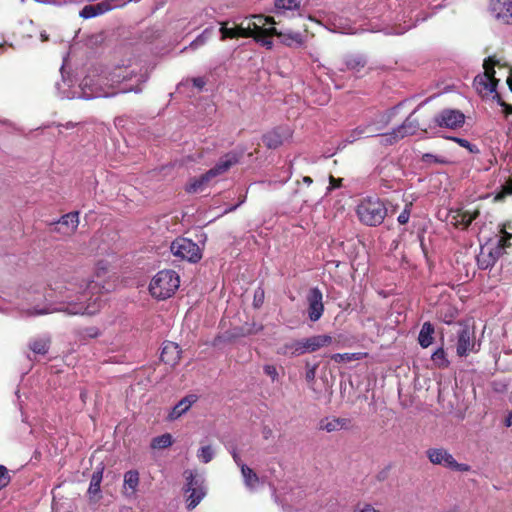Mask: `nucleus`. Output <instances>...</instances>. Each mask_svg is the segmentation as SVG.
Masks as SVG:
<instances>
[{"label": "nucleus", "instance_id": "nucleus-17", "mask_svg": "<svg viewBox=\"0 0 512 512\" xmlns=\"http://www.w3.org/2000/svg\"><path fill=\"white\" fill-rule=\"evenodd\" d=\"M116 1L117 0H106L95 5H85L80 11V16L82 18L88 19L104 14L105 12H108L117 6L114 4Z\"/></svg>", "mask_w": 512, "mask_h": 512}, {"label": "nucleus", "instance_id": "nucleus-19", "mask_svg": "<svg viewBox=\"0 0 512 512\" xmlns=\"http://www.w3.org/2000/svg\"><path fill=\"white\" fill-rule=\"evenodd\" d=\"M181 358V349L175 342L167 341L164 343L160 359L165 364L175 366Z\"/></svg>", "mask_w": 512, "mask_h": 512}, {"label": "nucleus", "instance_id": "nucleus-42", "mask_svg": "<svg viewBox=\"0 0 512 512\" xmlns=\"http://www.w3.org/2000/svg\"><path fill=\"white\" fill-rule=\"evenodd\" d=\"M318 368V364L311 365L309 362L306 363V374L305 379L307 382L312 383L316 377V371Z\"/></svg>", "mask_w": 512, "mask_h": 512}, {"label": "nucleus", "instance_id": "nucleus-21", "mask_svg": "<svg viewBox=\"0 0 512 512\" xmlns=\"http://www.w3.org/2000/svg\"><path fill=\"white\" fill-rule=\"evenodd\" d=\"M197 396L190 394L182 398L171 410L168 415L169 421H174L185 414L190 407L197 401Z\"/></svg>", "mask_w": 512, "mask_h": 512}, {"label": "nucleus", "instance_id": "nucleus-48", "mask_svg": "<svg viewBox=\"0 0 512 512\" xmlns=\"http://www.w3.org/2000/svg\"><path fill=\"white\" fill-rule=\"evenodd\" d=\"M191 81L193 83V86L196 87L198 90H202L207 83L204 77H195L192 78Z\"/></svg>", "mask_w": 512, "mask_h": 512}, {"label": "nucleus", "instance_id": "nucleus-25", "mask_svg": "<svg viewBox=\"0 0 512 512\" xmlns=\"http://www.w3.org/2000/svg\"><path fill=\"white\" fill-rule=\"evenodd\" d=\"M479 216V211L475 209L474 211L469 210H459L457 214L454 216L456 227L461 226L462 229H466L473 220H475Z\"/></svg>", "mask_w": 512, "mask_h": 512}, {"label": "nucleus", "instance_id": "nucleus-57", "mask_svg": "<svg viewBox=\"0 0 512 512\" xmlns=\"http://www.w3.org/2000/svg\"><path fill=\"white\" fill-rule=\"evenodd\" d=\"M7 48L14 49V46L12 44L0 43V55L4 54Z\"/></svg>", "mask_w": 512, "mask_h": 512}, {"label": "nucleus", "instance_id": "nucleus-2", "mask_svg": "<svg viewBox=\"0 0 512 512\" xmlns=\"http://www.w3.org/2000/svg\"><path fill=\"white\" fill-rule=\"evenodd\" d=\"M239 162V156L236 153L230 152L225 154L219 159L214 167L209 169L206 173L199 177H194L189 180L185 187L187 193L193 194L202 191L209 182L224 173H226L233 165Z\"/></svg>", "mask_w": 512, "mask_h": 512}, {"label": "nucleus", "instance_id": "nucleus-62", "mask_svg": "<svg viewBox=\"0 0 512 512\" xmlns=\"http://www.w3.org/2000/svg\"><path fill=\"white\" fill-rule=\"evenodd\" d=\"M302 180H303V182H304L305 184H307V185H310V184H312V182H313L312 178H311V177H309V176H304Z\"/></svg>", "mask_w": 512, "mask_h": 512}, {"label": "nucleus", "instance_id": "nucleus-11", "mask_svg": "<svg viewBox=\"0 0 512 512\" xmlns=\"http://www.w3.org/2000/svg\"><path fill=\"white\" fill-rule=\"evenodd\" d=\"M456 353L459 357H465L471 352H477L474 327L467 323H458L456 331Z\"/></svg>", "mask_w": 512, "mask_h": 512}, {"label": "nucleus", "instance_id": "nucleus-63", "mask_svg": "<svg viewBox=\"0 0 512 512\" xmlns=\"http://www.w3.org/2000/svg\"><path fill=\"white\" fill-rule=\"evenodd\" d=\"M507 85L510 91L512 92V74H510L509 77L507 78Z\"/></svg>", "mask_w": 512, "mask_h": 512}, {"label": "nucleus", "instance_id": "nucleus-30", "mask_svg": "<svg viewBox=\"0 0 512 512\" xmlns=\"http://www.w3.org/2000/svg\"><path fill=\"white\" fill-rule=\"evenodd\" d=\"M57 223L69 227L70 232L73 233L79 225V213L77 211L69 212L63 215Z\"/></svg>", "mask_w": 512, "mask_h": 512}, {"label": "nucleus", "instance_id": "nucleus-38", "mask_svg": "<svg viewBox=\"0 0 512 512\" xmlns=\"http://www.w3.org/2000/svg\"><path fill=\"white\" fill-rule=\"evenodd\" d=\"M421 161L425 164H448L449 161L442 156H437L431 153H425L421 157Z\"/></svg>", "mask_w": 512, "mask_h": 512}, {"label": "nucleus", "instance_id": "nucleus-37", "mask_svg": "<svg viewBox=\"0 0 512 512\" xmlns=\"http://www.w3.org/2000/svg\"><path fill=\"white\" fill-rule=\"evenodd\" d=\"M197 457L203 463H209L214 457V451L210 445L203 446L198 450Z\"/></svg>", "mask_w": 512, "mask_h": 512}, {"label": "nucleus", "instance_id": "nucleus-61", "mask_svg": "<svg viewBox=\"0 0 512 512\" xmlns=\"http://www.w3.org/2000/svg\"><path fill=\"white\" fill-rule=\"evenodd\" d=\"M49 313L48 310H35L33 312H30V315H43Z\"/></svg>", "mask_w": 512, "mask_h": 512}, {"label": "nucleus", "instance_id": "nucleus-41", "mask_svg": "<svg viewBox=\"0 0 512 512\" xmlns=\"http://www.w3.org/2000/svg\"><path fill=\"white\" fill-rule=\"evenodd\" d=\"M11 481L8 469L4 465H0V490L5 488Z\"/></svg>", "mask_w": 512, "mask_h": 512}, {"label": "nucleus", "instance_id": "nucleus-53", "mask_svg": "<svg viewBox=\"0 0 512 512\" xmlns=\"http://www.w3.org/2000/svg\"><path fill=\"white\" fill-rule=\"evenodd\" d=\"M342 185V179L341 178H334L332 175H330V188L335 189L339 188Z\"/></svg>", "mask_w": 512, "mask_h": 512}, {"label": "nucleus", "instance_id": "nucleus-9", "mask_svg": "<svg viewBox=\"0 0 512 512\" xmlns=\"http://www.w3.org/2000/svg\"><path fill=\"white\" fill-rule=\"evenodd\" d=\"M426 456L429 461L434 465H442L453 471L468 472L471 466L465 463H458L453 455L445 448H429L426 451Z\"/></svg>", "mask_w": 512, "mask_h": 512}, {"label": "nucleus", "instance_id": "nucleus-59", "mask_svg": "<svg viewBox=\"0 0 512 512\" xmlns=\"http://www.w3.org/2000/svg\"><path fill=\"white\" fill-rule=\"evenodd\" d=\"M503 108H504V112H505L506 115L512 114V105L511 104L505 103Z\"/></svg>", "mask_w": 512, "mask_h": 512}, {"label": "nucleus", "instance_id": "nucleus-32", "mask_svg": "<svg viewBox=\"0 0 512 512\" xmlns=\"http://www.w3.org/2000/svg\"><path fill=\"white\" fill-rule=\"evenodd\" d=\"M173 439L170 433H165L160 436L154 437L151 441V448L165 449L172 445Z\"/></svg>", "mask_w": 512, "mask_h": 512}, {"label": "nucleus", "instance_id": "nucleus-27", "mask_svg": "<svg viewBox=\"0 0 512 512\" xmlns=\"http://www.w3.org/2000/svg\"><path fill=\"white\" fill-rule=\"evenodd\" d=\"M50 343L49 337L35 338L30 341L29 348L36 354L45 355L49 351Z\"/></svg>", "mask_w": 512, "mask_h": 512}, {"label": "nucleus", "instance_id": "nucleus-51", "mask_svg": "<svg viewBox=\"0 0 512 512\" xmlns=\"http://www.w3.org/2000/svg\"><path fill=\"white\" fill-rule=\"evenodd\" d=\"M207 30H205L201 35H199L192 43H191V47H198L199 45H203L206 41V37L204 36L205 32Z\"/></svg>", "mask_w": 512, "mask_h": 512}, {"label": "nucleus", "instance_id": "nucleus-49", "mask_svg": "<svg viewBox=\"0 0 512 512\" xmlns=\"http://www.w3.org/2000/svg\"><path fill=\"white\" fill-rule=\"evenodd\" d=\"M84 335L89 338H97L100 335V331L97 327H88L84 330Z\"/></svg>", "mask_w": 512, "mask_h": 512}, {"label": "nucleus", "instance_id": "nucleus-29", "mask_svg": "<svg viewBox=\"0 0 512 512\" xmlns=\"http://www.w3.org/2000/svg\"><path fill=\"white\" fill-rule=\"evenodd\" d=\"M138 485H139L138 471L137 470L127 471L124 474V488L131 490V493L129 495H134L136 493Z\"/></svg>", "mask_w": 512, "mask_h": 512}, {"label": "nucleus", "instance_id": "nucleus-4", "mask_svg": "<svg viewBox=\"0 0 512 512\" xmlns=\"http://www.w3.org/2000/svg\"><path fill=\"white\" fill-rule=\"evenodd\" d=\"M180 285L179 275L171 269L159 271L150 281L149 292L158 300H166L173 296Z\"/></svg>", "mask_w": 512, "mask_h": 512}, {"label": "nucleus", "instance_id": "nucleus-35", "mask_svg": "<svg viewBox=\"0 0 512 512\" xmlns=\"http://www.w3.org/2000/svg\"><path fill=\"white\" fill-rule=\"evenodd\" d=\"M368 126H359L353 129L347 136L346 141L349 143H353L367 135Z\"/></svg>", "mask_w": 512, "mask_h": 512}, {"label": "nucleus", "instance_id": "nucleus-54", "mask_svg": "<svg viewBox=\"0 0 512 512\" xmlns=\"http://www.w3.org/2000/svg\"><path fill=\"white\" fill-rule=\"evenodd\" d=\"M135 92V93H140L142 91L141 87L139 85H137L136 87L134 88H129V89H121L119 90L118 92H115L116 93H127V92ZM112 95H114V93H112Z\"/></svg>", "mask_w": 512, "mask_h": 512}, {"label": "nucleus", "instance_id": "nucleus-26", "mask_svg": "<svg viewBox=\"0 0 512 512\" xmlns=\"http://www.w3.org/2000/svg\"><path fill=\"white\" fill-rule=\"evenodd\" d=\"M434 326L430 322H425L419 333L418 341L421 347L427 348L433 342Z\"/></svg>", "mask_w": 512, "mask_h": 512}, {"label": "nucleus", "instance_id": "nucleus-23", "mask_svg": "<svg viewBox=\"0 0 512 512\" xmlns=\"http://www.w3.org/2000/svg\"><path fill=\"white\" fill-rule=\"evenodd\" d=\"M273 36H278L281 40V43L288 47L299 48L302 47L305 43L304 36L298 32L282 33L276 30V33H274L272 37Z\"/></svg>", "mask_w": 512, "mask_h": 512}, {"label": "nucleus", "instance_id": "nucleus-43", "mask_svg": "<svg viewBox=\"0 0 512 512\" xmlns=\"http://www.w3.org/2000/svg\"><path fill=\"white\" fill-rule=\"evenodd\" d=\"M411 207H412V203H408L405 205L404 210L399 214V216L397 218V221L399 222V224L404 225V224L408 223L409 218H410V213H411Z\"/></svg>", "mask_w": 512, "mask_h": 512}, {"label": "nucleus", "instance_id": "nucleus-58", "mask_svg": "<svg viewBox=\"0 0 512 512\" xmlns=\"http://www.w3.org/2000/svg\"><path fill=\"white\" fill-rule=\"evenodd\" d=\"M504 425L506 427H510L512 425V411H510L504 421Z\"/></svg>", "mask_w": 512, "mask_h": 512}, {"label": "nucleus", "instance_id": "nucleus-18", "mask_svg": "<svg viewBox=\"0 0 512 512\" xmlns=\"http://www.w3.org/2000/svg\"><path fill=\"white\" fill-rule=\"evenodd\" d=\"M351 424V420L343 417H324L319 422V429L326 432H335L342 429H348Z\"/></svg>", "mask_w": 512, "mask_h": 512}, {"label": "nucleus", "instance_id": "nucleus-33", "mask_svg": "<svg viewBox=\"0 0 512 512\" xmlns=\"http://www.w3.org/2000/svg\"><path fill=\"white\" fill-rule=\"evenodd\" d=\"M276 10H298L301 6V0H275Z\"/></svg>", "mask_w": 512, "mask_h": 512}, {"label": "nucleus", "instance_id": "nucleus-12", "mask_svg": "<svg viewBox=\"0 0 512 512\" xmlns=\"http://www.w3.org/2000/svg\"><path fill=\"white\" fill-rule=\"evenodd\" d=\"M184 475L187 481L185 492L189 493L187 496V509L193 510L206 495L204 481L189 470L185 471Z\"/></svg>", "mask_w": 512, "mask_h": 512}, {"label": "nucleus", "instance_id": "nucleus-40", "mask_svg": "<svg viewBox=\"0 0 512 512\" xmlns=\"http://www.w3.org/2000/svg\"><path fill=\"white\" fill-rule=\"evenodd\" d=\"M131 77L132 72H128L127 69L119 67L113 72L112 81L121 83L123 81L131 79Z\"/></svg>", "mask_w": 512, "mask_h": 512}, {"label": "nucleus", "instance_id": "nucleus-52", "mask_svg": "<svg viewBox=\"0 0 512 512\" xmlns=\"http://www.w3.org/2000/svg\"><path fill=\"white\" fill-rule=\"evenodd\" d=\"M231 455H232V458L234 460V462L237 464V466L241 469V465H246L245 463H243L240 455L238 454L237 450L236 449H233L231 451Z\"/></svg>", "mask_w": 512, "mask_h": 512}, {"label": "nucleus", "instance_id": "nucleus-36", "mask_svg": "<svg viewBox=\"0 0 512 512\" xmlns=\"http://www.w3.org/2000/svg\"><path fill=\"white\" fill-rule=\"evenodd\" d=\"M512 195V176L501 186L500 191L495 195V201H503L507 196Z\"/></svg>", "mask_w": 512, "mask_h": 512}, {"label": "nucleus", "instance_id": "nucleus-3", "mask_svg": "<svg viewBox=\"0 0 512 512\" xmlns=\"http://www.w3.org/2000/svg\"><path fill=\"white\" fill-rule=\"evenodd\" d=\"M388 209L385 203L378 197H365L356 207V214L359 221L370 227L381 225L386 216Z\"/></svg>", "mask_w": 512, "mask_h": 512}, {"label": "nucleus", "instance_id": "nucleus-1", "mask_svg": "<svg viewBox=\"0 0 512 512\" xmlns=\"http://www.w3.org/2000/svg\"><path fill=\"white\" fill-rule=\"evenodd\" d=\"M274 25L273 17L261 14L252 16L246 28L242 26L228 28L226 23H222L221 40L253 37L257 42L271 49L273 46L272 35L276 33Z\"/></svg>", "mask_w": 512, "mask_h": 512}, {"label": "nucleus", "instance_id": "nucleus-31", "mask_svg": "<svg viewBox=\"0 0 512 512\" xmlns=\"http://www.w3.org/2000/svg\"><path fill=\"white\" fill-rule=\"evenodd\" d=\"M431 360L436 367L441 369L447 368L450 364L449 360L447 359V354L443 347L438 348L432 354Z\"/></svg>", "mask_w": 512, "mask_h": 512}, {"label": "nucleus", "instance_id": "nucleus-5", "mask_svg": "<svg viewBox=\"0 0 512 512\" xmlns=\"http://www.w3.org/2000/svg\"><path fill=\"white\" fill-rule=\"evenodd\" d=\"M499 65V61L493 56H489L484 60V73L474 78V86L479 94L483 97L492 94L497 89L499 80L495 77V66Z\"/></svg>", "mask_w": 512, "mask_h": 512}, {"label": "nucleus", "instance_id": "nucleus-13", "mask_svg": "<svg viewBox=\"0 0 512 512\" xmlns=\"http://www.w3.org/2000/svg\"><path fill=\"white\" fill-rule=\"evenodd\" d=\"M307 302L309 319L312 322L318 321L324 313L323 294L318 287L309 290Z\"/></svg>", "mask_w": 512, "mask_h": 512}, {"label": "nucleus", "instance_id": "nucleus-15", "mask_svg": "<svg viewBox=\"0 0 512 512\" xmlns=\"http://www.w3.org/2000/svg\"><path fill=\"white\" fill-rule=\"evenodd\" d=\"M290 137L291 131L289 128L277 127L263 136V142L268 148L276 149Z\"/></svg>", "mask_w": 512, "mask_h": 512}, {"label": "nucleus", "instance_id": "nucleus-34", "mask_svg": "<svg viewBox=\"0 0 512 512\" xmlns=\"http://www.w3.org/2000/svg\"><path fill=\"white\" fill-rule=\"evenodd\" d=\"M500 233L502 235H501L500 239L498 240V244L495 247V249H499L500 253L503 255L504 250L512 245L510 242V240L512 239V233L507 232L505 227H503L500 230Z\"/></svg>", "mask_w": 512, "mask_h": 512}, {"label": "nucleus", "instance_id": "nucleus-14", "mask_svg": "<svg viewBox=\"0 0 512 512\" xmlns=\"http://www.w3.org/2000/svg\"><path fill=\"white\" fill-rule=\"evenodd\" d=\"M490 11L500 23L512 25V0H490Z\"/></svg>", "mask_w": 512, "mask_h": 512}, {"label": "nucleus", "instance_id": "nucleus-56", "mask_svg": "<svg viewBox=\"0 0 512 512\" xmlns=\"http://www.w3.org/2000/svg\"><path fill=\"white\" fill-rule=\"evenodd\" d=\"M357 512H378V510H376L373 506H371L370 504H366L364 505L363 508L357 510Z\"/></svg>", "mask_w": 512, "mask_h": 512}, {"label": "nucleus", "instance_id": "nucleus-10", "mask_svg": "<svg viewBox=\"0 0 512 512\" xmlns=\"http://www.w3.org/2000/svg\"><path fill=\"white\" fill-rule=\"evenodd\" d=\"M170 250L174 256L192 263H196L202 258L199 246L188 238H176L171 243Z\"/></svg>", "mask_w": 512, "mask_h": 512}, {"label": "nucleus", "instance_id": "nucleus-22", "mask_svg": "<svg viewBox=\"0 0 512 512\" xmlns=\"http://www.w3.org/2000/svg\"><path fill=\"white\" fill-rule=\"evenodd\" d=\"M502 256L499 249H492L487 254L482 250L477 256V265L480 269L486 270L492 268L497 260Z\"/></svg>", "mask_w": 512, "mask_h": 512}, {"label": "nucleus", "instance_id": "nucleus-20", "mask_svg": "<svg viewBox=\"0 0 512 512\" xmlns=\"http://www.w3.org/2000/svg\"><path fill=\"white\" fill-rule=\"evenodd\" d=\"M332 343V337L329 335H314L302 339V347L305 353H312L320 348L327 347Z\"/></svg>", "mask_w": 512, "mask_h": 512}, {"label": "nucleus", "instance_id": "nucleus-46", "mask_svg": "<svg viewBox=\"0 0 512 512\" xmlns=\"http://www.w3.org/2000/svg\"><path fill=\"white\" fill-rule=\"evenodd\" d=\"M278 354L285 355V356H293L292 342L286 343L282 347H280L278 350Z\"/></svg>", "mask_w": 512, "mask_h": 512}, {"label": "nucleus", "instance_id": "nucleus-60", "mask_svg": "<svg viewBox=\"0 0 512 512\" xmlns=\"http://www.w3.org/2000/svg\"><path fill=\"white\" fill-rule=\"evenodd\" d=\"M272 435V430L268 427H265L263 430V436L265 439H268Z\"/></svg>", "mask_w": 512, "mask_h": 512}, {"label": "nucleus", "instance_id": "nucleus-50", "mask_svg": "<svg viewBox=\"0 0 512 512\" xmlns=\"http://www.w3.org/2000/svg\"><path fill=\"white\" fill-rule=\"evenodd\" d=\"M332 359L335 360L336 362H341V361H351L353 359V357L348 353H344V354L337 353V354L332 355Z\"/></svg>", "mask_w": 512, "mask_h": 512}, {"label": "nucleus", "instance_id": "nucleus-7", "mask_svg": "<svg viewBox=\"0 0 512 512\" xmlns=\"http://www.w3.org/2000/svg\"><path fill=\"white\" fill-rule=\"evenodd\" d=\"M420 110V105L405 119V121L392 132L394 140L402 139L409 135L416 134L419 130L428 133L432 131V128H428L426 125L430 124V119L423 118L419 119L417 113Z\"/></svg>", "mask_w": 512, "mask_h": 512}, {"label": "nucleus", "instance_id": "nucleus-64", "mask_svg": "<svg viewBox=\"0 0 512 512\" xmlns=\"http://www.w3.org/2000/svg\"><path fill=\"white\" fill-rule=\"evenodd\" d=\"M130 508L125 509L123 512H129Z\"/></svg>", "mask_w": 512, "mask_h": 512}, {"label": "nucleus", "instance_id": "nucleus-44", "mask_svg": "<svg viewBox=\"0 0 512 512\" xmlns=\"http://www.w3.org/2000/svg\"><path fill=\"white\" fill-rule=\"evenodd\" d=\"M264 296H265L264 289L258 288L257 290H255L254 301H253V304L255 307H260L263 304Z\"/></svg>", "mask_w": 512, "mask_h": 512}, {"label": "nucleus", "instance_id": "nucleus-39", "mask_svg": "<svg viewBox=\"0 0 512 512\" xmlns=\"http://www.w3.org/2000/svg\"><path fill=\"white\" fill-rule=\"evenodd\" d=\"M452 141L456 142L459 146L466 148L472 154H478L480 152L479 148L471 144L467 139L459 138V137H450Z\"/></svg>", "mask_w": 512, "mask_h": 512}, {"label": "nucleus", "instance_id": "nucleus-8", "mask_svg": "<svg viewBox=\"0 0 512 512\" xmlns=\"http://www.w3.org/2000/svg\"><path fill=\"white\" fill-rule=\"evenodd\" d=\"M465 123V115L457 109H443L433 118L430 119V124L426 125L432 128V132L436 128L458 129Z\"/></svg>", "mask_w": 512, "mask_h": 512}, {"label": "nucleus", "instance_id": "nucleus-55", "mask_svg": "<svg viewBox=\"0 0 512 512\" xmlns=\"http://www.w3.org/2000/svg\"><path fill=\"white\" fill-rule=\"evenodd\" d=\"M493 99L500 105V106H504L505 105V101L502 99V96L497 92V90H495V92H493Z\"/></svg>", "mask_w": 512, "mask_h": 512}, {"label": "nucleus", "instance_id": "nucleus-6", "mask_svg": "<svg viewBox=\"0 0 512 512\" xmlns=\"http://www.w3.org/2000/svg\"><path fill=\"white\" fill-rule=\"evenodd\" d=\"M98 288V284L90 281L86 285V289L81 293L80 301L77 303H69L65 308H60L59 311L66 312L69 315H93L100 309V298L96 297L92 302L85 303L87 295Z\"/></svg>", "mask_w": 512, "mask_h": 512}, {"label": "nucleus", "instance_id": "nucleus-28", "mask_svg": "<svg viewBox=\"0 0 512 512\" xmlns=\"http://www.w3.org/2000/svg\"><path fill=\"white\" fill-rule=\"evenodd\" d=\"M241 474L244 480V484L249 489H254L259 483V477L252 468L247 465H241Z\"/></svg>", "mask_w": 512, "mask_h": 512}, {"label": "nucleus", "instance_id": "nucleus-24", "mask_svg": "<svg viewBox=\"0 0 512 512\" xmlns=\"http://www.w3.org/2000/svg\"><path fill=\"white\" fill-rule=\"evenodd\" d=\"M103 479V469H100L98 471H95L92 474L90 485L88 488V495L90 499L94 501H98L101 498L100 492H101V482Z\"/></svg>", "mask_w": 512, "mask_h": 512}, {"label": "nucleus", "instance_id": "nucleus-47", "mask_svg": "<svg viewBox=\"0 0 512 512\" xmlns=\"http://www.w3.org/2000/svg\"><path fill=\"white\" fill-rule=\"evenodd\" d=\"M293 346V356H299L304 354V350L302 347V340H295L292 341Z\"/></svg>", "mask_w": 512, "mask_h": 512}, {"label": "nucleus", "instance_id": "nucleus-16", "mask_svg": "<svg viewBox=\"0 0 512 512\" xmlns=\"http://www.w3.org/2000/svg\"><path fill=\"white\" fill-rule=\"evenodd\" d=\"M367 65V59L362 54H347L341 60L340 71L361 72Z\"/></svg>", "mask_w": 512, "mask_h": 512}, {"label": "nucleus", "instance_id": "nucleus-45", "mask_svg": "<svg viewBox=\"0 0 512 512\" xmlns=\"http://www.w3.org/2000/svg\"><path fill=\"white\" fill-rule=\"evenodd\" d=\"M263 370L264 373L272 379V381H276L278 379V371L274 365H265Z\"/></svg>", "mask_w": 512, "mask_h": 512}]
</instances>
